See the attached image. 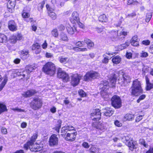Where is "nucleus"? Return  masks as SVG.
<instances>
[{
  "label": "nucleus",
  "mask_w": 153,
  "mask_h": 153,
  "mask_svg": "<svg viewBox=\"0 0 153 153\" xmlns=\"http://www.w3.org/2000/svg\"><path fill=\"white\" fill-rule=\"evenodd\" d=\"M143 91L140 82L137 79L134 81L131 88V95L137 96L139 93H142Z\"/></svg>",
  "instance_id": "f03ea898"
},
{
  "label": "nucleus",
  "mask_w": 153,
  "mask_h": 153,
  "mask_svg": "<svg viewBox=\"0 0 153 153\" xmlns=\"http://www.w3.org/2000/svg\"><path fill=\"white\" fill-rule=\"evenodd\" d=\"M7 82V79H4L3 81L0 85V91H1L6 83Z\"/></svg>",
  "instance_id": "c03bdc74"
},
{
  "label": "nucleus",
  "mask_w": 153,
  "mask_h": 153,
  "mask_svg": "<svg viewBox=\"0 0 153 153\" xmlns=\"http://www.w3.org/2000/svg\"><path fill=\"white\" fill-rule=\"evenodd\" d=\"M91 42V41L88 39H84V42L86 43L88 45Z\"/></svg>",
  "instance_id": "680f3d73"
},
{
  "label": "nucleus",
  "mask_w": 153,
  "mask_h": 153,
  "mask_svg": "<svg viewBox=\"0 0 153 153\" xmlns=\"http://www.w3.org/2000/svg\"><path fill=\"white\" fill-rule=\"evenodd\" d=\"M114 111L110 108H107L103 110L102 113L107 117L111 116L114 113Z\"/></svg>",
  "instance_id": "393cba45"
},
{
  "label": "nucleus",
  "mask_w": 153,
  "mask_h": 153,
  "mask_svg": "<svg viewBox=\"0 0 153 153\" xmlns=\"http://www.w3.org/2000/svg\"><path fill=\"white\" fill-rule=\"evenodd\" d=\"M38 135L37 134H35L32 137L30 141L28 142L26 144H25L24 148L25 149L27 150L28 149L29 146L33 144V143L35 141L36 139L37 138Z\"/></svg>",
  "instance_id": "dca6fc26"
},
{
  "label": "nucleus",
  "mask_w": 153,
  "mask_h": 153,
  "mask_svg": "<svg viewBox=\"0 0 153 153\" xmlns=\"http://www.w3.org/2000/svg\"><path fill=\"white\" fill-rule=\"evenodd\" d=\"M134 115L132 114H126L123 118L124 121H132L134 120Z\"/></svg>",
  "instance_id": "a878e982"
},
{
  "label": "nucleus",
  "mask_w": 153,
  "mask_h": 153,
  "mask_svg": "<svg viewBox=\"0 0 153 153\" xmlns=\"http://www.w3.org/2000/svg\"><path fill=\"white\" fill-rule=\"evenodd\" d=\"M100 74L97 72L92 71L87 73L84 76V79L85 81H89L92 79H95L99 77Z\"/></svg>",
  "instance_id": "423d86ee"
},
{
  "label": "nucleus",
  "mask_w": 153,
  "mask_h": 153,
  "mask_svg": "<svg viewBox=\"0 0 153 153\" xmlns=\"http://www.w3.org/2000/svg\"><path fill=\"white\" fill-rule=\"evenodd\" d=\"M62 122V120H58V124L56 125L55 128V130L58 133L59 131V129L61 127Z\"/></svg>",
  "instance_id": "a19ab883"
},
{
  "label": "nucleus",
  "mask_w": 153,
  "mask_h": 153,
  "mask_svg": "<svg viewBox=\"0 0 153 153\" xmlns=\"http://www.w3.org/2000/svg\"><path fill=\"white\" fill-rule=\"evenodd\" d=\"M108 82L107 81L103 82H102L100 85V88L102 90H104L105 89H107L108 88Z\"/></svg>",
  "instance_id": "473e14b6"
},
{
  "label": "nucleus",
  "mask_w": 153,
  "mask_h": 153,
  "mask_svg": "<svg viewBox=\"0 0 153 153\" xmlns=\"http://www.w3.org/2000/svg\"><path fill=\"white\" fill-rule=\"evenodd\" d=\"M82 76L77 74H72L71 76V84L74 86L78 85L81 79Z\"/></svg>",
  "instance_id": "1a4fd4ad"
},
{
  "label": "nucleus",
  "mask_w": 153,
  "mask_h": 153,
  "mask_svg": "<svg viewBox=\"0 0 153 153\" xmlns=\"http://www.w3.org/2000/svg\"><path fill=\"white\" fill-rule=\"evenodd\" d=\"M89 151L91 153H100V149L98 148L92 146L89 149Z\"/></svg>",
  "instance_id": "f704fd0d"
},
{
  "label": "nucleus",
  "mask_w": 153,
  "mask_h": 153,
  "mask_svg": "<svg viewBox=\"0 0 153 153\" xmlns=\"http://www.w3.org/2000/svg\"><path fill=\"white\" fill-rule=\"evenodd\" d=\"M9 0L7 4V7L8 11L12 13L14 10V8L15 6V2Z\"/></svg>",
  "instance_id": "aec40b11"
},
{
  "label": "nucleus",
  "mask_w": 153,
  "mask_h": 153,
  "mask_svg": "<svg viewBox=\"0 0 153 153\" xmlns=\"http://www.w3.org/2000/svg\"><path fill=\"white\" fill-rule=\"evenodd\" d=\"M16 73V75H17L18 76H22L23 78L25 77V76L26 75L25 73H24V71H23V72H22V74H21L20 72H19V71H18Z\"/></svg>",
  "instance_id": "6e6d98bb"
},
{
  "label": "nucleus",
  "mask_w": 153,
  "mask_h": 153,
  "mask_svg": "<svg viewBox=\"0 0 153 153\" xmlns=\"http://www.w3.org/2000/svg\"><path fill=\"white\" fill-rule=\"evenodd\" d=\"M121 61V58L118 56H117L113 57L112 59V61L113 63L115 64H117L119 63Z\"/></svg>",
  "instance_id": "7c9ffc66"
},
{
  "label": "nucleus",
  "mask_w": 153,
  "mask_h": 153,
  "mask_svg": "<svg viewBox=\"0 0 153 153\" xmlns=\"http://www.w3.org/2000/svg\"><path fill=\"white\" fill-rule=\"evenodd\" d=\"M148 56V53L146 52L143 51L141 53V57L144 58Z\"/></svg>",
  "instance_id": "8fccbe9b"
},
{
  "label": "nucleus",
  "mask_w": 153,
  "mask_h": 153,
  "mask_svg": "<svg viewBox=\"0 0 153 153\" xmlns=\"http://www.w3.org/2000/svg\"><path fill=\"white\" fill-rule=\"evenodd\" d=\"M136 16V13L135 12H133V13H132L130 14H128L127 16V17H133L135 16Z\"/></svg>",
  "instance_id": "052dcab7"
},
{
  "label": "nucleus",
  "mask_w": 153,
  "mask_h": 153,
  "mask_svg": "<svg viewBox=\"0 0 153 153\" xmlns=\"http://www.w3.org/2000/svg\"><path fill=\"white\" fill-rule=\"evenodd\" d=\"M74 128L71 125L63 127L62 128L61 135L65 138L66 140L69 141H74L76 138L77 133L76 132L70 133L67 132L73 130Z\"/></svg>",
  "instance_id": "f257e3e1"
},
{
  "label": "nucleus",
  "mask_w": 153,
  "mask_h": 153,
  "mask_svg": "<svg viewBox=\"0 0 153 153\" xmlns=\"http://www.w3.org/2000/svg\"><path fill=\"white\" fill-rule=\"evenodd\" d=\"M70 21L73 24H76L79 21V15L76 12H74L72 13Z\"/></svg>",
  "instance_id": "f3484780"
},
{
  "label": "nucleus",
  "mask_w": 153,
  "mask_h": 153,
  "mask_svg": "<svg viewBox=\"0 0 153 153\" xmlns=\"http://www.w3.org/2000/svg\"><path fill=\"white\" fill-rule=\"evenodd\" d=\"M31 29L33 31H36L37 29L36 26L35 25H32L31 26Z\"/></svg>",
  "instance_id": "69168bd1"
},
{
  "label": "nucleus",
  "mask_w": 153,
  "mask_h": 153,
  "mask_svg": "<svg viewBox=\"0 0 153 153\" xmlns=\"http://www.w3.org/2000/svg\"><path fill=\"white\" fill-rule=\"evenodd\" d=\"M7 110L6 105L2 103H0V114L2 113L7 111Z\"/></svg>",
  "instance_id": "c9c22d12"
},
{
  "label": "nucleus",
  "mask_w": 153,
  "mask_h": 153,
  "mask_svg": "<svg viewBox=\"0 0 153 153\" xmlns=\"http://www.w3.org/2000/svg\"><path fill=\"white\" fill-rule=\"evenodd\" d=\"M99 20L100 22H106L107 20L106 15L104 14L101 15L99 17Z\"/></svg>",
  "instance_id": "ea45409f"
},
{
  "label": "nucleus",
  "mask_w": 153,
  "mask_h": 153,
  "mask_svg": "<svg viewBox=\"0 0 153 153\" xmlns=\"http://www.w3.org/2000/svg\"><path fill=\"white\" fill-rule=\"evenodd\" d=\"M111 104L115 108H118L121 106V100L120 97L116 95L114 96L111 98Z\"/></svg>",
  "instance_id": "6e6552de"
},
{
  "label": "nucleus",
  "mask_w": 153,
  "mask_h": 153,
  "mask_svg": "<svg viewBox=\"0 0 153 153\" xmlns=\"http://www.w3.org/2000/svg\"><path fill=\"white\" fill-rule=\"evenodd\" d=\"M117 77L115 74H113L111 76L110 78V83H111L112 86L114 87L116 82Z\"/></svg>",
  "instance_id": "cd10ccee"
},
{
  "label": "nucleus",
  "mask_w": 153,
  "mask_h": 153,
  "mask_svg": "<svg viewBox=\"0 0 153 153\" xmlns=\"http://www.w3.org/2000/svg\"><path fill=\"white\" fill-rule=\"evenodd\" d=\"M8 26L9 30L12 31H15L17 30L16 24L13 20L9 21Z\"/></svg>",
  "instance_id": "6ab92c4d"
},
{
  "label": "nucleus",
  "mask_w": 153,
  "mask_h": 153,
  "mask_svg": "<svg viewBox=\"0 0 153 153\" xmlns=\"http://www.w3.org/2000/svg\"><path fill=\"white\" fill-rule=\"evenodd\" d=\"M94 43L92 41L88 45V48H91L93 47L94 46Z\"/></svg>",
  "instance_id": "774afa93"
},
{
  "label": "nucleus",
  "mask_w": 153,
  "mask_h": 153,
  "mask_svg": "<svg viewBox=\"0 0 153 153\" xmlns=\"http://www.w3.org/2000/svg\"><path fill=\"white\" fill-rule=\"evenodd\" d=\"M84 45V42L83 41H78L76 42V45L80 47H82Z\"/></svg>",
  "instance_id": "a18cd8bd"
},
{
  "label": "nucleus",
  "mask_w": 153,
  "mask_h": 153,
  "mask_svg": "<svg viewBox=\"0 0 153 153\" xmlns=\"http://www.w3.org/2000/svg\"><path fill=\"white\" fill-rule=\"evenodd\" d=\"M7 42V38L6 36L3 34L0 33V43H4Z\"/></svg>",
  "instance_id": "2f4dec72"
},
{
  "label": "nucleus",
  "mask_w": 153,
  "mask_h": 153,
  "mask_svg": "<svg viewBox=\"0 0 153 153\" xmlns=\"http://www.w3.org/2000/svg\"><path fill=\"white\" fill-rule=\"evenodd\" d=\"M114 53V52L109 53L108 52L103 55L104 59L102 60V62L103 63L106 64L108 63V60L110 59L111 57L108 56V55H113Z\"/></svg>",
  "instance_id": "412c9836"
},
{
  "label": "nucleus",
  "mask_w": 153,
  "mask_h": 153,
  "mask_svg": "<svg viewBox=\"0 0 153 153\" xmlns=\"http://www.w3.org/2000/svg\"><path fill=\"white\" fill-rule=\"evenodd\" d=\"M107 89H105L104 90H102L101 91V96L104 98L105 100H107L108 98V95L106 92Z\"/></svg>",
  "instance_id": "72a5a7b5"
},
{
  "label": "nucleus",
  "mask_w": 153,
  "mask_h": 153,
  "mask_svg": "<svg viewBox=\"0 0 153 153\" xmlns=\"http://www.w3.org/2000/svg\"><path fill=\"white\" fill-rule=\"evenodd\" d=\"M43 148L42 144H34L29 146L28 149L32 152H37L40 151Z\"/></svg>",
  "instance_id": "f8f14e48"
},
{
  "label": "nucleus",
  "mask_w": 153,
  "mask_h": 153,
  "mask_svg": "<svg viewBox=\"0 0 153 153\" xmlns=\"http://www.w3.org/2000/svg\"><path fill=\"white\" fill-rule=\"evenodd\" d=\"M96 30L99 33H101L103 31V28L102 27H97L96 28Z\"/></svg>",
  "instance_id": "13d9d810"
},
{
  "label": "nucleus",
  "mask_w": 153,
  "mask_h": 153,
  "mask_svg": "<svg viewBox=\"0 0 153 153\" xmlns=\"http://www.w3.org/2000/svg\"><path fill=\"white\" fill-rule=\"evenodd\" d=\"M118 74L119 77L118 79V82L122 86H126L130 82L131 78L128 75L124 74L122 71H118Z\"/></svg>",
  "instance_id": "7ed1b4c3"
},
{
  "label": "nucleus",
  "mask_w": 153,
  "mask_h": 153,
  "mask_svg": "<svg viewBox=\"0 0 153 153\" xmlns=\"http://www.w3.org/2000/svg\"><path fill=\"white\" fill-rule=\"evenodd\" d=\"M1 131L2 133L4 134H6L7 133V129L4 127H2V128Z\"/></svg>",
  "instance_id": "4d7b16f0"
},
{
  "label": "nucleus",
  "mask_w": 153,
  "mask_h": 153,
  "mask_svg": "<svg viewBox=\"0 0 153 153\" xmlns=\"http://www.w3.org/2000/svg\"><path fill=\"white\" fill-rule=\"evenodd\" d=\"M57 76L58 77L62 79L64 82H67L69 80L68 74L65 72L62 71L61 68L58 70Z\"/></svg>",
  "instance_id": "9b49d317"
},
{
  "label": "nucleus",
  "mask_w": 153,
  "mask_h": 153,
  "mask_svg": "<svg viewBox=\"0 0 153 153\" xmlns=\"http://www.w3.org/2000/svg\"><path fill=\"white\" fill-rule=\"evenodd\" d=\"M42 105L41 100L39 98H34L30 103V107L33 109L36 110L41 108Z\"/></svg>",
  "instance_id": "0eeeda50"
},
{
  "label": "nucleus",
  "mask_w": 153,
  "mask_h": 153,
  "mask_svg": "<svg viewBox=\"0 0 153 153\" xmlns=\"http://www.w3.org/2000/svg\"><path fill=\"white\" fill-rule=\"evenodd\" d=\"M14 111H17L18 112H25V110L24 109H21L19 108H16L13 109Z\"/></svg>",
  "instance_id": "e2e57ef3"
},
{
  "label": "nucleus",
  "mask_w": 153,
  "mask_h": 153,
  "mask_svg": "<svg viewBox=\"0 0 153 153\" xmlns=\"http://www.w3.org/2000/svg\"><path fill=\"white\" fill-rule=\"evenodd\" d=\"M52 35L55 37H57L59 36L58 30L56 28H54L51 31Z\"/></svg>",
  "instance_id": "4c0bfd02"
},
{
  "label": "nucleus",
  "mask_w": 153,
  "mask_h": 153,
  "mask_svg": "<svg viewBox=\"0 0 153 153\" xmlns=\"http://www.w3.org/2000/svg\"><path fill=\"white\" fill-rule=\"evenodd\" d=\"M32 50L36 54H38L40 52L41 48L38 43H36L33 45Z\"/></svg>",
  "instance_id": "b1692460"
},
{
  "label": "nucleus",
  "mask_w": 153,
  "mask_h": 153,
  "mask_svg": "<svg viewBox=\"0 0 153 153\" xmlns=\"http://www.w3.org/2000/svg\"><path fill=\"white\" fill-rule=\"evenodd\" d=\"M152 88H153V84L149 82H147L146 87V90H150Z\"/></svg>",
  "instance_id": "37998d69"
},
{
  "label": "nucleus",
  "mask_w": 153,
  "mask_h": 153,
  "mask_svg": "<svg viewBox=\"0 0 153 153\" xmlns=\"http://www.w3.org/2000/svg\"><path fill=\"white\" fill-rule=\"evenodd\" d=\"M59 40L61 41L67 42L68 40V38L67 34L64 32H61L60 34Z\"/></svg>",
  "instance_id": "c756f323"
},
{
  "label": "nucleus",
  "mask_w": 153,
  "mask_h": 153,
  "mask_svg": "<svg viewBox=\"0 0 153 153\" xmlns=\"http://www.w3.org/2000/svg\"><path fill=\"white\" fill-rule=\"evenodd\" d=\"M30 16L29 14L26 12H24L22 14V16L25 19L28 18Z\"/></svg>",
  "instance_id": "3c124183"
},
{
  "label": "nucleus",
  "mask_w": 153,
  "mask_h": 153,
  "mask_svg": "<svg viewBox=\"0 0 153 153\" xmlns=\"http://www.w3.org/2000/svg\"><path fill=\"white\" fill-rule=\"evenodd\" d=\"M64 103L65 105H67L69 104L70 102L69 100H68L66 99L63 100Z\"/></svg>",
  "instance_id": "338daca9"
},
{
  "label": "nucleus",
  "mask_w": 153,
  "mask_h": 153,
  "mask_svg": "<svg viewBox=\"0 0 153 153\" xmlns=\"http://www.w3.org/2000/svg\"><path fill=\"white\" fill-rule=\"evenodd\" d=\"M143 117V116L142 115L137 116L136 118V122H139L142 119Z\"/></svg>",
  "instance_id": "603ef678"
},
{
  "label": "nucleus",
  "mask_w": 153,
  "mask_h": 153,
  "mask_svg": "<svg viewBox=\"0 0 153 153\" xmlns=\"http://www.w3.org/2000/svg\"><path fill=\"white\" fill-rule=\"evenodd\" d=\"M82 145L86 149L88 148L90 146L88 145V144L87 142H84L83 143Z\"/></svg>",
  "instance_id": "864d4df0"
},
{
  "label": "nucleus",
  "mask_w": 153,
  "mask_h": 153,
  "mask_svg": "<svg viewBox=\"0 0 153 153\" xmlns=\"http://www.w3.org/2000/svg\"><path fill=\"white\" fill-rule=\"evenodd\" d=\"M145 97L146 95L144 94L140 96L137 100V102L139 103L141 100H143Z\"/></svg>",
  "instance_id": "de8ad7c7"
},
{
  "label": "nucleus",
  "mask_w": 153,
  "mask_h": 153,
  "mask_svg": "<svg viewBox=\"0 0 153 153\" xmlns=\"http://www.w3.org/2000/svg\"><path fill=\"white\" fill-rule=\"evenodd\" d=\"M122 140L131 151H133L134 149H136L137 146V142L133 141L129 136H127L124 137L122 138Z\"/></svg>",
  "instance_id": "39448f33"
},
{
  "label": "nucleus",
  "mask_w": 153,
  "mask_h": 153,
  "mask_svg": "<svg viewBox=\"0 0 153 153\" xmlns=\"http://www.w3.org/2000/svg\"><path fill=\"white\" fill-rule=\"evenodd\" d=\"M78 93L79 95L82 97H84L86 95V93L82 89L79 91Z\"/></svg>",
  "instance_id": "79ce46f5"
},
{
  "label": "nucleus",
  "mask_w": 153,
  "mask_h": 153,
  "mask_svg": "<svg viewBox=\"0 0 153 153\" xmlns=\"http://www.w3.org/2000/svg\"><path fill=\"white\" fill-rule=\"evenodd\" d=\"M76 23H77L78 24L80 28H83L84 27V25L83 24L80 22H79V21L78 22Z\"/></svg>",
  "instance_id": "0e129e2a"
},
{
  "label": "nucleus",
  "mask_w": 153,
  "mask_h": 153,
  "mask_svg": "<svg viewBox=\"0 0 153 153\" xmlns=\"http://www.w3.org/2000/svg\"><path fill=\"white\" fill-rule=\"evenodd\" d=\"M46 7L48 11L49 16L51 17L53 20H55L56 18V14L53 12V9L50 7L48 4L46 5Z\"/></svg>",
  "instance_id": "a211bd4d"
},
{
  "label": "nucleus",
  "mask_w": 153,
  "mask_h": 153,
  "mask_svg": "<svg viewBox=\"0 0 153 153\" xmlns=\"http://www.w3.org/2000/svg\"><path fill=\"white\" fill-rule=\"evenodd\" d=\"M114 124L116 126L118 127H120L122 126V124L117 120L115 121Z\"/></svg>",
  "instance_id": "49530a36"
},
{
  "label": "nucleus",
  "mask_w": 153,
  "mask_h": 153,
  "mask_svg": "<svg viewBox=\"0 0 153 153\" xmlns=\"http://www.w3.org/2000/svg\"><path fill=\"white\" fill-rule=\"evenodd\" d=\"M42 69L44 72L51 76L53 75L56 72V68L55 65L51 62L46 63L43 66Z\"/></svg>",
  "instance_id": "20e7f679"
},
{
  "label": "nucleus",
  "mask_w": 153,
  "mask_h": 153,
  "mask_svg": "<svg viewBox=\"0 0 153 153\" xmlns=\"http://www.w3.org/2000/svg\"><path fill=\"white\" fill-rule=\"evenodd\" d=\"M58 28L59 31H62L65 29V27L63 25H60L58 27Z\"/></svg>",
  "instance_id": "09e8293b"
},
{
  "label": "nucleus",
  "mask_w": 153,
  "mask_h": 153,
  "mask_svg": "<svg viewBox=\"0 0 153 153\" xmlns=\"http://www.w3.org/2000/svg\"><path fill=\"white\" fill-rule=\"evenodd\" d=\"M111 33L113 35L111 39L113 41H117L118 40H121L125 38L124 36L120 33L118 34L117 32L116 31L112 32Z\"/></svg>",
  "instance_id": "ddd939ff"
},
{
  "label": "nucleus",
  "mask_w": 153,
  "mask_h": 153,
  "mask_svg": "<svg viewBox=\"0 0 153 153\" xmlns=\"http://www.w3.org/2000/svg\"><path fill=\"white\" fill-rule=\"evenodd\" d=\"M101 113L99 109H95L91 113V118L94 121H97L101 118Z\"/></svg>",
  "instance_id": "9d476101"
},
{
  "label": "nucleus",
  "mask_w": 153,
  "mask_h": 153,
  "mask_svg": "<svg viewBox=\"0 0 153 153\" xmlns=\"http://www.w3.org/2000/svg\"><path fill=\"white\" fill-rule=\"evenodd\" d=\"M58 138L55 134H52L50 137L49 144L51 146H54L57 145L58 143Z\"/></svg>",
  "instance_id": "2eb2a0df"
},
{
  "label": "nucleus",
  "mask_w": 153,
  "mask_h": 153,
  "mask_svg": "<svg viewBox=\"0 0 153 153\" xmlns=\"http://www.w3.org/2000/svg\"><path fill=\"white\" fill-rule=\"evenodd\" d=\"M129 43L128 42H126L125 43L119 46L118 48L120 50L124 49L129 46Z\"/></svg>",
  "instance_id": "58836bf2"
},
{
  "label": "nucleus",
  "mask_w": 153,
  "mask_h": 153,
  "mask_svg": "<svg viewBox=\"0 0 153 153\" xmlns=\"http://www.w3.org/2000/svg\"><path fill=\"white\" fill-rule=\"evenodd\" d=\"M37 92L36 91L33 90H28L22 94V96L25 97H30L34 94H36Z\"/></svg>",
  "instance_id": "5701e85b"
},
{
  "label": "nucleus",
  "mask_w": 153,
  "mask_h": 153,
  "mask_svg": "<svg viewBox=\"0 0 153 153\" xmlns=\"http://www.w3.org/2000/svg\"><path fill=\"white\" fill-rule=\"evenodd\" d=\"M66 29L68 33L70 34L73 35L77 31L76 27L74 26H71L69 25L66 26Z\"/></svg>",
  "instance_id": "4be33fe9"
},
{
  "label": "nucleus",
  "mask_w": 153,
  "mask_h": 153,
  "mask_svg": "<svg viewBox=\"0 0 153 153\" xmlns=\"http://www.w3.org/2000/svg\"><path fill=\"white\" fill-rule=\"evenodd\" d=\"M92 126L96 128L97 129L101 131H104L106 129L105 124L100 122H96L93 123Z\"/></svg>",
  "instance_id": "4468645a"
},
{
  "label": "nucleus",
  "mask_w": 153,
  "mask_h": 153,
  "mask_svg": "<svg viewBox=\"0 0 153 153\" xmlns=\"http://www.w3.org/2000/svg\"><path fill=\"white\" fill-rule=\"evenodd\" d=\"M69 60L68 58L66 57H61L59 58L60 62L63 64L66 63Z\"/></svg>",
  "instance_id": "e433bc0d"
},
{
  "label": "nucleus",
  "mask_w": 153,
  "mask_h": 153,
  "mask_svg": "<svg viewBox=\"0 0 153 153\" xmlns=\"http://www.w3.org/2000/svg\"><path fill=\"white\" fill-rule=\"evenodd\" d=\"M36 68V67L33 65L27 66L26 68V70L24 71V73H25V74L27 73V75L28 76V74L32 72L33 70H35Z\"/></svg>",
  "instance_id": "bb28decb"
},
{
  "label": "nucleus",
  "mask_w": 153,
  "mask_h": 153,
  "mask_svg": "<svg viewBox=\"0 0 153 153\" xmlns=\"http://www.w3.org/2000/svg\"><path fill=\"white\" fill-rule=\"evenodd\" d=\"M142 43L143 44L147 45L150 44V42L149 40H144L142 41Z\"/></svg>",
  "instance_id": "5fc2aeb1"
},
{
  "label": "nucleus",
  "mask_w": 153,
  "mask_h": 153,
  "mask_svg": "<svg viewBox=\"0 0 153 153\" xmlns=\"http://www.w3.org/2000/svg\"><path fill=\"white\" fill-rule=\"evenodd\" d=\"M137 36H134L131 40V45L134 46H137L139 45V43L137 41Z\"/></svg>",
  "instance_id": "c85d7f7f"
},
{
  "label": "nucleus",
  "mask_w": 153,
  "mask_h": 153,
  "mask_svg": "<svg viewBox=\"0 0 153 153\" xmlns=\"http://www.w3.org/2000/svg\"><path fill=\"white\" fill-rule=\"evenodd\" d=\"M21 60L19 58H16L14 59L13 62L16 64H19Z\"/></svg>",
  "instance_id": "bf43d9fd"
}]
</instances>
